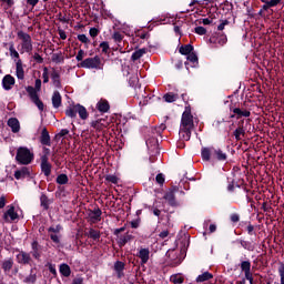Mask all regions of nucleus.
Masks as SVG:
<instances>
[{
    "label": "nucleus",
    "mask_w": 284,
    "mask_h": 284,
    "mask_svg": "<svg viewBox=\"0 0 284 284\" xmlns=\"http://www.w3.org/2000/svg\"><path fill=\"white\" fill-rule=\"evenodd\" d=\"M113 41H115V43H121V41H123V34H121V32L115 31L112 36Z\"/></svg>",
    "instance_id": "052dcab7"
},
{
    "label": "nucleus",
    "mask_w": 284,
    "mask_h": 284,
    "mask_svg": "<svg viewBox=\"0 0 284 284\" xmlns=\"http://www.w3.org/2000/svg\"><path fill=\"white\" fill-rule=\"evenodd\" d=\"M201 156L204 161H210L211 159L221 162L227 161V153L223 152L220 148L214 146H203L201 149Z\"/></svg>",
    "instance_id": "f257e3e1"
},
{
    "label": "nucleus",
    "mask_w": 284,
    "mask_h": 284,
    "mask_svg": "<svg viewBox=\"0 0 284 284\" xmlns=\"http://www.w3.org/2000/svg\"><path fill=\"white\" fill-rule=\"evenodd\" d=\"M9 52H10V58L11 59H20V55H19V51H17V49L14 48V42H10L9 43Z\"/></svg>",
    "instance_id": "a18cd8bd"
},
{
    "label": "nucleus",
    "mask_w": 284,
    "mask_h": 284,
    "mask_svg": "<svg viewBox=\"0 0 284 284\" xmlns=\"http://www.w3.org/2000/svg\"><path fill=\"white\" fill-rule=\"evenodd\" d=\"M100 48H101L103 54H108V52L110 50V43L108 41H103L100 43Z\"/></svg>",
    "instance_id": "13d9d810"
},
{
    "label": "nucleus",
    "mask_w": 284,
    "mask_h": 284,
    "mask_svg": "<svg viewBox=\"0 0 284 284\" xmlns=\"http://www.w3.org/2000/svg\"><path fill=\"white\" fill-rule=\"evenodd\" d=\"M180 128L194 129V115H192V109L190 106H186L182 113Z\"/></svg>",
    "instance_id": "423d86ee"
},
{
    "label": "nucleus",
    "mask_w": 284,
    "mask_h": 284,
    "mask_svg": "<svg viewBox=\"0 0 284 284\" xmlns=\"http://www.w3.org/2000/svg\"><path fill=\"white\" fill-rule=\"evenodd\" d=\"M278 275H280V284H284V264L281 263L277 268Z\"/></svg>",
    "instance_id": "6e6d98bb"
},
{
    "label": "nucleus",
    "mask_w": 284,
    "mask_h": 284,
    "mask_svg": "<svg viewBox=\"0 0 284 284\" xmlns=\"http://www.w3.org/2000/svg\"><path fill=\"white\" fill-rule=\"evenodd\" d=\"M26 91L28 92V94H29L31 101H34V100L39 99V93H37V92H39V91H37V90L34 89V87L29 85V87L26 88Z\"/></svg>",
    "instance_id": "a19ab883"
},
{
    "label": "nucleus",
    "mask_w": 284,
    "mask_h": 284,
    "mask_svg": "<svg viewBox=\"0 0 284 284\" xmlns=\"http://www.w3.org/2000/svg\"><path fill=\"white\" fill-rule=\"evenodd\" d=\"M103 211L101 209L95 207L94 210H90L89 219H91L92 223H99L101 221V215Z\"/></svg>",
    "instance_id": "5701e85b"
},
{
    "label": "nucleus",
    "mask_w": 284,
    "mask_h": 284,
    "mask_svg": "<svg viewBox=\"0 0 284 284\" xmlns=\"http://www.w3.org/2000/svg\"><path fill=\"white\" fill-rule=\"evenodd\" d=\"M209 41L213 45H225L227 43V36L225 33L212 36Z\"/></svg>",
    "instance_id": "4468645a"
},
{
    "label": "nucleus",
    "mask_w": 284,
    "mask_h": 284,
    "mask_svg": "<svg viewBox=\"0 0 284 284\" xmlns=\"http://www.w3.org/2000/svg\"><path fill=\"white\" fill-rule=\"evenodd\" d=\"M211 278H214V275L206 271L196 277V283H205V281H211Z\"/></svg>",
    "instance_id": "f704fd0d"
},
{
    "label": "nucleus",
    "mask_w": 284,
    "mask_h": 284,
    "mask_svg": "<svg viewBox=\"0 0 284 284\" xmlns=\"http://www.w3.org/2000/svg\"><path fill=\"white\" fill-rule=\"evenodd\" d=\"M146 148L149 152H153V154H161V151L159 150V139L155 136H151L146 140Z\"/></svg>",
    "instance_id": "6e6552de"
},
{
    "label": "nucleus",
    "mask_w": 284,
    "mask_h": 284,
    "mask_svg": "<svg viewBox=\"0 0 284 284\" xmlns=\"http://www.w3.org/2000/svg\"><path fill=\"white\" fill-rule=\"evenodd\" d=\"M240 267H241L242 272H244V276L247 274H252V262L243 261V262H241Z\"/></svg>",
    "instance_id": "72a5a7b5"
},
{
    "label": "nucleus",
    "mask_w": 284,
    "mask_h": 284,
    "mask_svg": "<svg viewBox=\"0 0 284 284\" xmlns=\"http://www.w3.org/2000/svg\"><path fill=\"white\" fill-rule=\"evenodd\" d=\"M51 61L53 63H63L65 61V58H63V53H53L51 57Z\"/></svg>",
    "instance_id": "49530a36"
},
{
    "label": "nucleus",
    "mask_w": 284,
    "mask_h": 284,
    "mask_svg": "<svg viewBox=\"0 0 284 284\" xmlns=\"http://www.w3.org/2000/svg\"><path fill=\"white\" fill-rule=\"evenodd\" d=\"M0 267L4 272V274H10V272L14 267V258H12V257L4 258L0 263Z\"/></svg>",
    "instance_id": "f8f14e48"
},
{
    "label": "nucleus",
    "mask_w": 284,
    "mask_h": 284,
    "mask_svg": "<svg viewBox=\"0 0 284 284\" xmlns=\"http://www.w3.org/2000/svg\"><path fill=\"white\" fill-rule=\"evenodd\" d=\"M30 176V169L28 166H22L20 170L14 172V179L21 181V179H28Z\"/></svg>",
    "instance_id": "aec40b11"
},
{
    "label": "nucleus",
    "mask_w": 284,
    "mask_h": 284,
    "mask_svg": "<svg viewBox=\"0 0 284 284\" xmlns=\"http://www.w3.org/2000/svg\"><path fill=\"white\" fill-rule=\"evenodd\" d=\"M246 229L245 231L247 232L248 236H254L256 232H254V225H252V222H245Z\"/></svg>",
    "instance_id": "603ef678"
},
{
    "label": "nucleus",
    "mask_w": 284,
    "mask_h": 284,
    "mask_svg": "<svg viewBox=\"0 0 284 284\" xmlns=\"http://www.w3.org/2000/svg\"><path fill=\"white\" fill-rule=\"evenodd\" d=\"M233 114L231 115V119H234V116L236 115V119H243V116L245 119L250 118L252 115V112H250L246 109H241V108H234L232 110Z\"/></svg>",
    "instance_id": "2eb2a0df"
},
{
    "label": "nucleus",
    "mask_w": 284,
    "mask_h": 284,
    "mask_svg": "<svg viewBox=\"0 0 284 284\" xmlns=\"http://www.w3.org/2000/svg\"><path fill=\"white\" fill-rule=\"evenodd\" d=\"M18 39L21 41V54H32V50H34V47L32 45V36L30 33L18 31Z\"/></svg>",
    "instance_id": "7ed1b4c3"
},
{
    "label": "nucleus",
    "mask_w": 284,
    "mask_h": 284,
    "mask_svg": "<svg viewBox=\"0 0 284 284\" xmlns=\"http://www.w3.org/2000/svg\"><path fill=\"white\" fill-rule=\"evenodd\" d=\"M19 165H30L34 161V153L28 146H19L16 154Z\"/></svg>",
    "instance_id": "f03ea898"
},
{
    "label": "nucleus",
    "mask_w": 284,
    "mask_h": 284,
    "mask_svg": "<svg viewBox=\"0 0 284 284\" xmlns=\"http://www.w3.org/2000/svg\"><path fill=\"white\" fill-rule=\"evenodd\" d=\"M214 128L216 129L217 132H225L227 128V121L222 120V121H216L214 123Z\"/></svg>",
    "instance_id": "37998d69"
},
{
    "label": "nucleus",
    "mask_w": 284,
    "mask_h": 284,
    "mask_svg": "<svg viewBox=\"0 0 284 284\" xmlns=\"http://www.w3.org/2000/svg\"><path fill=\"white\" fill-rule=\"evenodd\" d=\"M63 230V226L61 224H57L55 226H50L48 229L49 234H59Z\"/></svg>",
    "instance_id": "09e8293b"
},
{
    "label": "nucleus",
    "mask_w": 284,
    "mask_h": 284,
    "mask_svg": "<svg viewBox=\"0 0 284 284\" xmlns=\"http://www.w3.org/2000/svg\"><path fill=\"white\" fill-rule=\"evenodd\" d=\"M163 199L165 201H168V204L171 206V207H179V201H176V195L174 194V191H168Z\"/></svg>",
    "instance_id": "dca6fc26"
},
{
    "label": "nucleus",
    "mask_w": 284,
    "mask_h": 284,
    "mask_svg": "<svg viewBox=\"0 0 284 284\" xmlns=\"http://www.w3.org/2000/svg\"><path fill=\"white\" fill-rule=\"evenodd\" d=\"M32 103H34V105H37L38 110H40V112H43L45 105L43 104V101H41V99L36 98V100H32Z\"/></svg>",
    "instance_id": "864d4df0"
},
{
    "label": "nucleus",
    "mask_w": 284,
    "mask_h": 284,
    "mask_svg": "<svg viewBox=\"0 0 284 284\" xmlns=\"http://www.w3.org/2000/svg\"><path fill=\"white\" fill-rule=\"evenodd\" d=\"M130 225L133 230H138L139 225H141V219H136L130 222Z\"/></svg>",
    "instance_id": "774afa93"
},
{
    "label": "nucleus",
    "mask_w": 284,
    "mask_h": 284,
    "mask_svg": "<svg viewBox=\"0 0 284 284\" xmlns=\"http://www.w3.org/2000/svg\"><path fill=\"white\" fill-rule=\"evenodd\" d=\"M91 128L94 130H98V132L103 131V128H106L105 120L100 119L91 122Z\"/></svg>",
    "instance_id": "2f4dec72"
},
{
    "label": "nucleus",
    "mask_w": 284,
    "mask_h": 284,
    "mask_svg": "<svg viewBox=\"0 0 284 284\" xmlns=\"http://www.w3.org/2000/svg\"><path fill=\"white\" fill-rule=\"evenodd\" d=\"M234 187H241V184L236 180H229L227 192H234Z\"/></svg>",
    "instance_id": "3c124183"
},
{
    "label": "nucleus",
    "mask_w": 284,
    "mask_h": 284,
    "mask_svg": "<svg viewBox=\"0 0 284 284\" xmlns=\"http://www.w3.org/2000/svg\"><path fill=\"white\" fill-rule=\"evenodd\" d=\"M132 239H134V236L130 233L118 236L119 247H125V245H128V243H130V241H132Z\"/></svg>",
    "instance_id": "393cba45"
},
{
    "label": "nucleus",
    "mask_w": 284,
    "mask_h": 284,
    "mask_svg": "<svg viewBox=\"0 0 284 284\" xmlns=\"http://www.w3.org/2000/svg\"><path fill=\"white\" fill-rule=\"evenodd\" d=\"M194 32H195V34L203 37L204 34H207V29H205V27H196L194 29Z\"/></svg>",
    "instance_id": "bf43d9fd"
},
{
    "label": "nucleus",
    "mask_w": 284,
    "mask_h": 284,
    "mask_svg": "<svg viewBox=\"0 0 284 284\" xmlns=\"http://www.w3.org/2000/svg\"><path fill=\"white\" fill-rule=\"evenodd\" d=\"M97 109L99 110V112H102L103 114H105V112H110V102H108V100L105 99H101L97 103Z\"/></svg>",
    "instance_id": "cd10ccee"
},
{
    "label": "nucleus",
    "mask_w": 284,
    "mask_h": 284,
    "mask_svg": "<svg viewBox=\"0 0 284 284\" xmlns=\"http://www.w3.org/2000/svg\"><path fill=\"white\" fill-rule=\"evenodd\" d=\"M51 81H52L54 88H58V90H61V88H62V85H61V73H59V71H57V69H52Z\"/></svg>",
    "instance_id": "412c9836"
},
{
    "label": "nucleus",
    "mask_w": 284,
    "mask_h": 284,
    "mask_svg": "<svg viewBox=\"0 0 284 284\" xmlns=\"http://www.w3.org/2000/svg\"><path fill=\"white\" fill-rule=\"evenodd\" d=\"M40 161V169L42 174H44V176H50V174H52V164L50 163L48 155H42Z\"/></svg>",
    "instance_id": "0eeeda50"
},
{
    "label": "nucleus",
    "mask_w": 284,
    "mask_h": 284,
    "mask_svg": "<svg viewBox=\"0 0 284 284\" xmlns=\"http://www.w3.org/2000/svg\"><path fill=\"white\" fill-rule=\"evenodd\" d=\"M59 272L61 276H64V278H69V276L72 274V268H70V265L62 263L59 266Z\"/></svg>",
    "instance_id": "c85d7f7f"
},
{
    "label": "nucleus",
    "mask_w": 284,
    "mask_h": 284,
    "mask_svg": "<svg viewBox=\"0 0 284 284\" xmlns=\"http://www.w3.org/2000/svg\"><path fill=\"white\" fill-rule=\"evenodd\" d=\"M231 223H239L241 221V215L239 213H233L230 215Z\"/></svg>",
    "instance_id": "0e129e2a"
},
{
    "label": "nucleus",
    "mask_w": 284,
    "mask_h": 284,
    "mask_svg": "<svg viewBox=\"0 0 284 284\" xmlns=\"http://www.w3.org/2000/svg\"><path fill=\"white\" fill-rule=\"evenodd\" d=\"M8 126L11 128L13 134H17L21 130V124L19 123V119L10 118L7 122Z\"/></svg>",
    "instance_id": "4be33fe9"
},
{
    "label": "nucleus",
    "mask_w": 284,
    "mask_h": 284,
    "mask_svg": "<svg viewBox=\"0 0 284 284\" xmlns=\"http://www.w3.org/2000/svg\"><path fill=\"white\" fill-rule=\"evenodd\" d=\"M250 119H243L237 122L236 129L233 131V136L235 141H242L243 136L247 132V128H250Z\"/></svg>",
    "instance_id": "39448f33"
},
{
    "label": "nucleus",
    "mask_w": 284,
    "mask_h": 284,
    "mask_svg": "<svg viewBox=\"0 0 284 284\" xmlns=\"http://www.w3.org/2000/svg\"><path fill=\"white\" fill-rule=\"evenodd\" d=\"M78 68H84L85 70H103V62L101 61V57L95 55L78 63Z\"/></svg>",
    "instance_id": "20e7f679"
},
{
    "label": "nucleus",
    "mask_w": 284,
    "mask_h": 284,
    "mask_svg": "<svg viewBox=\"0 0 284 284\" xmlns=\"http://www.w3.org/2000/svg\"><path fill=\"white\" fill-rule=\"evenodd\" d=\"M180 54H183L184 57H187L189 54H192L194 52V45L192 44H182L179 49Z\"/></svg>",
    "instance_id": "c756f323"
},
{
    "label": "nucleus",
    "mask_w": 284,
    "mask_h": 284,
    "mask_svg": "<svg viewBox=\"0 0 284 284\" xmlns=\"http://www.w3.org/2000/svg\"><path fill=\"white\" fill-rule=\"evenodd\" d=\"M16 82L17 81L14 80V77H12L11 74L4 75L3 79H2L3 90L9 91L12 88V85H14Z\"/></svg>",
    "instance_id": "6ab92c4d"
},
{
    "label": "nucleus",
    "mask_w": 284,
    "mask_h": 284,
    "mask_svg": "<svg viewBox=\"0 0 284 284\" xmlns=\"http://www.w3.org/2000/svg\"><path fill=\"white\" fill-rule=\"evenodd\" d=\"M69 181H70V179L68 178V174H65V173L59 174L55 179V183H58V185H68Z\"/></svg>",
    "instance_id": "ea45409f"
},
{
    "label": "nucleus",
    "mask_w": 284,
    "mask_h": 284,
    "mask_svg": "<svg viewBox=\"0 0 284 284\" xmlns=\"http://www.w3.org/2000/svg\"><path fill=\"white\" fill-rule=\"evenodd\" d=\"M78 114L82 121H85L90 114L88 113V109L85 106L78 104Z\"/></svg>",
    "instance_id": "4c0bfd02"
},
{
    "label": "nucleus",
    "mask_w": 284,
    "mask_h": 284,
    "mask_svg": "<svg viewBox=\"0 0 284 284\" xmlns=\"http://www.w3.org/2000/svg\"><path fill=\"white\" fill-rule=\"evenodd\" d=\"M123 270H125V263H123L121 261H116L114 263V271L115 272H123Z\"/></svg>",
    "instance_id": "5fc2aeb1"
},
{
    "label": "nucleus",
    "mask_w": 284,
    "mask_h": 284,
    "mask_svg": "<svg viewBox=\"0 0 284 284\" xmlns=\"http://www.w3.org/2000/svg\"><path fill=\"white\" fill-rule=\"evenodd\" d=\"M23 283H37V273H34V268L30 270V274L23 280Z\"/></svg>",
    "instance_id": "c03bdc74"
},
{
    "label": "nucleus",
    "mask_w": 284,
    "mask_h": 284,
    "mask_svg": "<svg viewBox=\"0 0 284 284\" xmlns=\"http://www.w3.org/2000/svg\"><path fill=\"white\" fill-rule=\"evenodd\" d=\"M186 60L192 64V68H196V64L199 63V55H196V52L192 51L186 55Z\"/></svg>",
    "instance_id": "58836bf2"
},
{
    "label": "nucleus",
    "mask_w": 284,
    "mask_h": 284,
    "mask_svg": "<svg viewBox=\"0 0 284 284\" xmlns=\"http://www.w3.org/2000/svg\"><path fill=\"white\" fill-rule=\"evenodd\" d=\"M138 257L140 258L142 265H145L150 261V248H141L138 253Z\"/></svg>",
    "instance_id": "bb28decb"
},
{
    "label": "nucleus",
    "mask_w": 284,
    "mask_h": 284,
    "mask_svg": "<svg viewBox=\"0 0 284 284\" xmlns=\"http://www.w3.org/2000/svg\"><path fill=\"white\" fill-rule=\"evenodd\" d=\"M41 250L42 246L39 244V241H33L31 243V252L29 254H31L36 261H39V258H41Z\"/></svg>",
    "instance_id": "f3484780"
},
{
    "label": "nucleus",
    "mask_w": 284,
    "mask_h": 284,
    "mask_svg": "<svg viewBox=\"0 0 284 284\" xmlns=\"http://www.w3.org/2000/svg\"><path fill=\"white\" fill-rule=\"evenodd\" d=\"M105 181L108 183H113V185H116V183H119V178H116V175L109 174L105 176Z\"/></svg>",
    "instance_id": "4d7b16f0"
},
{
    "label": "nucleus",
    "mask_w": 284,
    "mask_h": 284,
    "mask_svg": "<svg viewBox=\"0 0 284 284\" xmlns=\"http://www.w3.org/2000/svg\"><path fill=\"white\" fill-rule=\"evenodd\" d=\"M192 130L193 129L180 126V139H182V141H190V139H192Z\"/></svg>",
    "instance_id": "a878e982"
},
{
    "label": "nucleus",
    "mask_w": 284,
    "mask_h": 284,
    "mask_svg": "<svg viewBox=\"0 0 284 284\" xmlns=\"http://www.w3.org/2000/svg\"><path fill=\"white\" fill-rule=\"evenodd\" d=\"M9 209L3 214V221L6 223H10L12 221H17L19 219V213L14 211V205H9Z\"/></svg>",
    "instance_id": "1a4fd4ad"
},
{
    "label": "nucleus",
    "mask_w": 284,
    "mask_h": 284,
    "mask_svg": "<svg viewBox=\"0 0 284 284\" xmlns=\"http://www.w3.org/2000/svg\"><path fill=\"white\" fill-rule=\"evenodd\" d=\"M84 57H85V51L83 49H80L78 51V54H77L75 59H77V61H81L82 62Z\"/></svg>",
    "instance_id": "338daca9"
},
{
    "label": "nucleus",
    "mask_w": 284,
    "mask_h": 284,
    "mask_svg": "<svg viewBox=\"0 0 284 284\" xmlns=\"http://www.w3.org/2000/svg\"><path fill=\"white\" fill-rule=\"evenodd\" d=\"M16 77L20 81L26 79V71L23 70V61H21V59H19L16 63Z\"/></svg>",
    "instance_id": "a211bd4d"
},
{
    "label": "nucleus",
    "mask_w": 284,
    "mask_h": 284,
    "mask_svg": "<svg viewBox=\"0 0 284 284\" xmlns=\"http://www.w3.org/2000/svg\"><path fill=\"white\" fill-rule=\"evenodd\" d=\"M163 99L166 103H174V101L179 99V95L170 92V93H165Z\"/></svg>",
    "instance_id": "de8ad7c7"
},
{
    "label": "nucleus",
    "mask_w": 284,
    "mask_h": 284,
    "mask_svg": "<svg viewBox=\"0 0 284 284\" xmlns=\"http://www.w3.org/2000/svg\"><path fill=\"white\" fill-rule=\"evenodd\" d=\"M148 52V49L142 48L139 50H135L132 55H131V61H139V59H141V57H143V54H145Z\"/></svg>",
    "instance_id": "c9c22d12"
},
{
    "label": "nucleus",
    "mask_w": 284,
    "mask_h": 284,
    "mask_svg": "<svg viewBox=\"0 0 284 284\" xmlns=\"http://www.w3.org/2000/svg\"><path fill=\"white\" fill-rule=\"evenodd\" d=\"M52 105L55 110H59V108L63 103V99L61 98V93L59 91H54L51 98Z\"/></svg>",
    "instance_id": "b1692460"
},
{
    "label": "nucleus",
    "mask_w": 284,
    "mask_h": 284,
    "mask_svg": "<svg viewBox=\"0 0 284 284\" xmlns=\"http://www.w3.org/2000/svg\"><path fill=\"white\" fill-rule=\"evenodd\" d=\"M19 265H30L32 263V256H30V253L26 251H21L17 256H16Z\"/></svg>",
    "instance_id": "9d476101"
},
{
    "label": "nucleus",
    "mask_w": 284,
    "mask_h": 284,
    "mask_svg": "<svg viewBox=\"0 0 284 284\" xmlns=\"http://www.w3.org/2000/svg\"><path fill=\"white\" fill-rule=\"evenodd\" d=\"M85 236H88L89 239H92L93 241H99V239H101V231L89 229V232L85 233Z\"/></svg>",
    "instance_id": "e433bc0d"
},
{
    "label": "nucleus",
    "mask_w": 284,
    "mask_h": 284,
    "mask_svg": "<svg viewBox=\"0 0 284 284\" xmlns=\"http://www.w3.org/2000/svg\"><path fill=\"white\" fill-rule=\"evenodd\" d=\"M225 26H230V21L229 20H221V23L217 26V30L220 32H223V30H225Z\"/></svg>",
    "instance_id": "69168bd1"
},
{
    "label": "nucleus",
    "mask_w": 284,
    "mask_h": 284,
    "mask_svg": "<svg viewBox=\"0 0 284 284\" xmlns=\"http://www.w3.org/2000/svg\"><path fill=\"white\" fill-rule=\"evenodd\" d=\"M170 282L173 284H183L185 283V277H183L181 274H173L170 276Z\"/></svg>",
    "instance_id": "79ce46f5"
},
{
    "label": "nucleus",
    "mask_w": 284,
    "mask_h": 284,
    "mask_svg": "<svg viewBox=\"0 0 284 284\" xmlns=\"http://www.w3.org/2000/svg\"><path fill=\"white\" fill-rule=\"evenodd\" d=\"M78 114V104L69 105L65 110V115L69 116V119H77Z\"/></svg>",
    "instance_id": "7c9ffc66"
},
{
    "label": "nucleus",
    "mask_w": 284,
    "mask_h": 284,
    "mask_svg": "<svg viewBox=\"0 0 284 284\" xmlns=\"http://www.w3.org/2000/svg\"><path fill=\"white\" fill-rule=\"evenodd\" d=\"M155 181L158 185H163V183H165V175L163 173H159L155 176Z\"/></svg>",
    "instance_id": "680f3d73"
},
{
    "label": "nucleus",
    "mask_w": 284,
    "mask_h": 284,
    "mask_svg": "<svg viewBox=\"0 0 284 284\" xmlns=\"http://www.w3.org/2000/svg\"><path fill=\"white\" fill-rule=\"evenodd\" d=\"M45 267H48L50 274H52L53 277L57 278V276H58V273H57V265H54V264L48 262V263L45 264Z\"/></svg>",
    "instance_id": "8fccbe9b"
},
{
    "label": "nucleus",
    "mask_w": 284,
    "mask_h": 284,
    "mask_svg": "<svg viewBox=\"0 0 284 284\" xmlns=\"http://www.w3.org/2000/svg\"><path fill=\"white\" fill-rule=\"evenodd\" d=\"M42 79H43V83H49L50 82V77H49V73H48V67L43 68Z\"/></svg>",
    "instance_id": "e2e57ef3"
},
{
    "label": "nucleus",
    "mask_w": 284,
    "mask_h": 284,
    "mask_svg": "<svg viewBox=\"0 0 284 284\" xmlns=\"http://www.w3.org/2000/svg\"><path fill=\"white\" fill-rule=\"evenodd\" d=\"M39 141H40L41 145H47L48 148H50V145H52V140L50 138V132L48 131V128L42 129V131L40 133Z\"/></svg>",
    "instance_id": "9b49d317"
},
{
    "label": "nucleus",
    "mask_w": 284,
    "mask_h": 284,
    "mask_svg": "<svg viewBox=\"0 0 284 284\" xmlns=\"http://www.w3.org/2000/svg\"><path fill=\"white\" fill-rule=\"evenodd\" d=\"M239 243L241 247H243L244 250H247V252H254V250H256V246L254 245V243L250 241L240 240Z\"/></svg>",
    "instance_id": "473e14b6"
},
{
    "label": "nucleus",
    "mask_w": 284,
    "mask_h": 284,
    "mask_svg": "<svg viewBox=\"0 0 284 284\" xmlns=\"http://www.w3.org/2000/svg\"><path fill=\"white\" fill-rule=\"evenodd\" d=\"M54 203L53 199L48 197L45 193H41L40 195V206L44 212H48L50 210V205Z\"/></svg>",
    "instance_id": "ddd939ff"
}]
</instances>
